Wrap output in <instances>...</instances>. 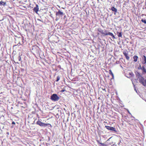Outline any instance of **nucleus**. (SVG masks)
Returning a JSON list of instances; mask_svg holds the SVG:
<instances>
[{"label": "nucleus", "mask_w": 146, "mask_h": 146, "mask_svg": "<svg viewBox=\"0 0 146 146\" xmlns=\"http://www.w3.org/2000/svg\"><path fill=\"white\" fill-rule=\"evenodd\" d=\"M37 125H38L40 127H46L47 126H50L51 127L52 126L51 124L50 123H43L40 121L39 120H38L36 122Z\"/></svg>", "instance_id": "f257e3e1"}, {"label": "nucleus", "mask_w": 146, "mask_h": 146, "mask_svg": "<svg viewBox=\"0 0 146 146\" xmlns=\"http://www.w3.org/2000/svg\"><path fill=\"white\" fill-rule=\"evenodd\" d=\"M59 98H60L57 94H53L50 96L51 100L54 101H57L59 99Z\"/></svg>", "instance_id": "f03ea898"}, {"label": "nucleus", "mask_w": 146, "mask_h": 146, "mask_svg": "<svg viewBox=\"0 0 146 146\" xmlns=\"http://www.w3.org/2000/svg\"><path fill=\"white\" fill-rule=\"evenodd\" d=\"M63 12H61L60 10H59L57 12H56V16L58 17H56V21H57L59 19L60 16H62L64 15Z\"/></svg>", "instance_id": "7ed1b4c3"}, {"label": "nucleus", "mask_w": 146, "mask_h": 146, "mask_svg": "<svg viewBox=\"0 0 146 146\" xmlns=\"http://www.w3.org/2000/svg\"><path fill=\"white\" fill-rule=\"evenodd\" d=\"M97 30L99 31V32L103 36H107V35H108V34H104V31L101 28H98L97 29ZM108 34H110L109 33Z\"/></svg>", "instance_id": "20e7f679"}, {"label": "nucleus", "mask_w": 146, "mask_h": 146, "mask_svg": "<svg viewBox=\"0 0 146 146\" xmlns=\"http://www.w3.org/2000/svg\"><path fill=\"white\" fill-rule=\"evenodd\" d=\"M123 54L125 57V58L127 60H129V57L128 55V53L127 51H123Z\"/></svg>", "instance_id": "39448f33"}, {"label": "nucleus", "mask_w": 146, "mask_h": 146, "mask_svg": "<svg viewBox=\"0 0 146 146\" xmlns=\"http://www.w3.org/2000/svg\"><path fill=\"white\" fill-rule=\"evenodd\" d=\"M106 128L108 130H110L114 132H116V129L113 127H111L108 126H105Z\"/></svg>", "instance_id": "423d86ee"}, {"label": "nucleus", "mask_w": 146, "mask_h": 146, "mask_svg": "<svg viewBox=\"0 0 146 146\" xmlns=\"http://www.w3.org/2000/svg\"><path fill=\"white\" fill-rule=\"evenodd\" d=\"M104 34H109V33H110V34H108L107 35V36L108 35H109L110 36H111L112 38L113 39H115V37L113 35V34L111 33H110V32H108V31L107 30H105L104 31Z\"/></svg>", "instance_id": "0eeeda50"}, {"label": "nucleus", "mask_w": 146, "mask_h": 146, "mask_svg": "<svg viewBox=\"0 0 146 146\" xmlns=\"http://www.w3.org/2000/svg\"><path fill=\"white\" fill-rule=\"evenodd\" d=\"M141 63L143 64H146V56L145 55H143L142 56Z\"/></svg>", "instance_id": "6e6552de"}, {"label": "nucleus", "mask_w": 146, "mask_h": 146, "mask_svg": "<svg viewBox=\"0 0 146 146\" xmlns=\"http://www.w3.org/2000/svg\"><path fill=\"white\" fill-rule=\"evenodd\" d=\"M139 82H140L143 84L144 86H145V80L144 81V78L143 77H141L139 79Z\"/></svg>", "instance_id": "1a4fd4ad"}, {"label": "nucleus", "mask_w": 146, "mask_h": 146, "mask_svg": "<svg viewBox=\"0 0 146 146\" xmlns=\"http://www.w3.org/2000/svg\"><path fill=\"white\" fill-rule=\"evenodd\" d=\"M33 11L34 12H35L36 13H37L39 11L38 6V5H36V7L33 9Z\"/></svg>", "instance_id": "9d476101"}, {"label": "nucleus", "mask_w": 146, "mask_h": 146, "mask_svg": "<svg viewBox=\"0 0 146 146\" xmlns=\"http://www.w3.org/2000/svg\"><path fill=\"white\" fill-rule=\"evenodd\" d=\"M142 71V74H146V69L144 66H143L142 68L141 69Z\"/></svg>", "instance_id": "9b49d317"}, {"label": "nucleus", "mask_w": 146, "mask_h": 146, "mask_svg": "<svg viewBox=\"0 0 146 146\" xmlns=\"http://www.w3.org/2000/svg\"><path fill=\"white\" fill-rule=\"evenodd\" d=\"M133 61L135 62L137 61L138 58V57L137 56H134L133 57Z\"/></svg>", "instance_id": "f8f14e48"}, {"label": "nucleus", "mask_w": 146, "mask_h": 146, "mask_svg": "<svg viewBox=\"0 0 146 146\" xmlns=\"http://www.w3.org/2000/svg\"><path fill=\"white\" fill-rule=\"evenodd\" d=\"M109 74H110V75H111L112 76V78H113V77H114L113 74V73L111 71V69H110L109 70Z\"/></svg>", "instance_id": "ddd939ff"}, {"label": "nucleus", "mask_w": 146, "mask_h": 146, "mask_svg": "<svg viewBox=\"0 0 146 146\" xmlns=\"http://www.w3.org/2000/svg\"><path fill=\"white\" fill-rule=\"evenodd\" d=\"M117 33L119 37H122V33L121 32H120V33H119V32H117Z\"/></svg>", "instance_id": "4468645a"}, {"label": "nucleus", "mask_w": 146, "mask_h": 146, "mask_svg": "<svg viewBox=\"0 0 146 146\" xmlns=\"http://www.w3.org/2000/svg\"><path fill=\"white\" fill-rule=\"evenodd\" d=\"M111 10L113 11H115V12H116L117 11V9L115 8L114 7H112L111 8Z\"/></svg>", "instance_id": "2eb2a0df"}, {"label": "nucleus", "mask_w": 146, "mask_h": 146, "mask_svg": "<svg viewBox=\"0 0 146 146\" xmlns=\"http://www.w3.org/2000/svg\"><path fill=\"white\" fill-rule=\"evenodd\" d=\"M141 21L144 23L145 24H146V20H144L143 19H142L141 20Z\"/></svg>", "instance_id": "dca6fc26"}, {"label": "nucleus", "mask_w": 146, "mask_h": 146, "mask_svg": "<svg viewBox=\"0 0 146 146\" xmlns=\"http://www.w3.org/2000/svg\"><path fill=\"white\" fill-rule=\"evenodd\" d=\"M60 77L58 76H57V77H56V81L58 82L59 81V80H60Z\"/></svg>", "instance_id": "f3484780"}, {"label": "nucleus", "mask_w": 146, "mask_h": 146, "mask_svg": "<svg viewBox=\"0 0 146 146\" xmlns=\"http://www.w3.org/2000/svg\"><path fill=\"white\" fill-rule=\"evenodd\" d=\"M100 146H108L107 145L104 144V143L101 144V145H100Z\"/></svg>", "instance_id": "a211bd4d"}, {"label": "nucleus", "mask_w": 146, "mask_h": 146, "mask_svg": "<svg viewBox=\"0 0 146 146\" xmlns=\"http://www.w3.org/2000/svg\"><path fill=\"white\" fill-rule=\"evenodd\" d=\"M126 122L128 123L129 124V125H133V124H132V123H130L129 122V121H126Z\"/></svg>", "instance_id": "6ab92c4d"}, {"label": "nucleus", "mask_w": 146, "mask_h": 146, "mask_svg": "<svg viewBox=\"0 0 146 146\" xmlns=\"http://www.w3.org/2000/svg\"><path fill=\"white\" fill-rule=\"evenodd\" d=\"M143 66L142 67L141 65H140L138 67V69H141L142 68Z\"/></svg>", "instance_id": "aec40b11"}, {"label": "nucleus", "mask_w": 146, "mask_h": 146, "mask_svg": "<svg viewBox=\"0 0 146 146\" xmlns=\"http://www.w3.org/2000/svg\"><path fill=\"white\" fill-rule=\"evenodd\" d=\"M66 91V90L64 89H63L62 90L60 91V92H64L65 91Z\"/></svg>", "instance_id": "412c9836"}, {"label": "nucleus", "mask_w": 146, "mask_h": 146, "mask_svg": "<svg viewBox=\"0 0 146 146\" xmlns=\"http://www.w3.org/2000/svg\"><path fill=\"white\" fill-rule=\"evenodd\" d=\"M97 141L98 144H100L101 145V144L102 143H100L99 141Z\"/></svg>", "instance_id": "4be33fe9"}, {"label": "nucleus", "mask_w": 146, "mask_h": 146, "mask_svg": "<svg viewBox=\"0 0 146 146\" xmlns=\"http://www.w3.org/2000/svg\"><path fill=\"white\" fill-rule=\"evenodd\" d=\"M18 58H19V61H20V60H21V57H20V56H19V57H18Z\"/></svg>", "instance_id": "5701e85b"}, {"label": "nucleus", "mask_w": 146, "mask_h": 146, "mask_svg": "<svg viewBox=\"0 0 146 146\" xmlns=\"http://www.w3.org/2000/svg\"><path fill=\"white\" fill-rule=\"evenodd\" d=\"M4 3L2 1H0V5H1L2 4V3Z\"/></svg>", "instance_id": "b1692460"}, {"label": "nucleus", "mask_w": 146, "mask_h": 146, "mask_svg": "<svg viewBox=\"0 0 146 146\" xmlns=\"http://www.w3.org/2000/svg\"><path fill=\"white\" fill-rule=\"evenodd\" d=\"M12 124H14V125H15V122H14V121H13L12 122Z\"/></svg>", "instance_id": "393cba45"}, {"label": "nucleus", "mask_w": 146, "mask_h": 146, "mask_svg": "<svg viewBox=\"0 0 146 146\" xmlns=\"http://www.w3.org/2000/svg\"><path fill=\"white\" fill-rule=\"evenodd\" d=\"M145 86H146V79L145 80Z\"/></svg>", "instance_id": "a878e982"}, {"label": "nucleus", "mask_w": 146, "mask_h": 146, "mask_svg": "<svg viewBox=\"0 0 146 146\" xmlns=\"http://www.w3.org/2000/svg\"><path fill=\"white\" fill-rule=\"evenodd\" d=\"M66 16L65 15V16H64V17H65Z\"/></svg>", "instance_id": "bb28decb"}]
</instances>
